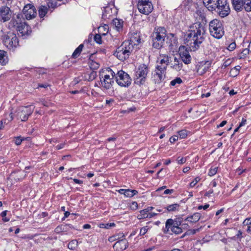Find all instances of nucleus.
I'll return each mask as SVG.
<instances>
[{"label": "nucleus", "mask_w": 251, "mask_h": 251, "mask_svg": "<svg viewBox=\"0 0 251 251\" xmlns=\"http://www.w3.org/2000/svg\"><path fill=\"white\" fill-rule=\"evenodd\" d=\"M64 145H65L64 143H62V144H60L59 145H57V146H56V149L57 150H60V149H61L64 148Z\"/></svg>", "instance_id": "57"}, {"label": "nucleus", "mask_w": 251, "mask_h": 251, "mask_svg": "<svg viewBox=\"0 0 251 251\" xmlns=\"http://www.w3.org/2000/svg\"><path fill=\"white\" fill-rule=\"evenodd\" d=\"M115 226V224L114 223H107V224H105L106 227H105V228L108 229L111 227H113Z\"/></svg>", "instance_id": "52"}, {"label": "nucleus", "mask_w": 251, "mask_h": 251, "mask_svg": "<svg viewBox=\"0 0 251 251\" xmlns=\"http://www.w3.org/2000/svg\"><path fill=\"white\" fill-rule=\"evenodd\" d=\"M166 71L162 70L155 68L154 71L152 73L151 80L155 84H160L164 80Z\"/></svg>", "instance_id": "15"}, {"label": "nucleus", "mask_w": 251, "mask_h": 251, "mask_svg": "<svg viewBox=\"0 0 251 251\" xmlns=\"http://www.w3.org/2000/svg\"><path fill=\"white\" fill-rule=\"evenodd\" d=\"M190 169V168L189 167H186L183 169V172L184 173H186L188 172Z\"/></svg>", "instance_id": "63"}, {"label": "nucleus", "mask_w": 251, "mask_h": 251, "mask_svg": "<svg viewBox=\"0 0 251 251\" xmlns=\"http://www.w3.org/2000/svg\"><path fill=\"white\" fill-rule=\"evenodd\" d=\"M3 3L5 4L7 6L10 5L14 0H0Z\"/></svg>", "instance_id": "47"}, {"label": "nucleus", "mask_w": 251, "mask_h": 251, "mask_svg": "<svg viewBox=\"0 0 251 251\" xmlns=\"http://www.w3.org/2000/svg\"><path fill=\"white\" fill-rule=\"evenodd\" d=\"M84 229H89L91 227V226L89 224H85L83 226Z\"/></svg>", "instance_id": "64"}, {"label": "nucleus", "mask_w": 251, "mask_h": 251, "mask_svg": "<svg viewBox=\"0 0 251 251\" xmlns=\"http://www.w3.org/2000/svg\"><path fill=\"white\" fill-rule=\"evenodd\" d=\"M90 66L92 69L96 70L99 68L100 65L96 62L91 61L90 63Z\"/></svg>", "instance_id": "40"}, {"label": "nucleus", "mask_w": 251, "mask_h": 251, "mask_svg": "<svg viewBox=\"0 0 251 251\" xmlns=\"http://www.w3.org/2000/svg\"><path fill=\"white\" fill-rule=\"evenodd\" d=\"M140 213V214L138 215V218L139 219L148 218L149 212L146 210V209L141 210Z\"/></svg>", "instance_id": "35"}, {"label": "nucleus", "mask_w": 251, "mask_h": 251, "mask_svg": "<svg viewBox=\"0 0 251 251\" xmlns=\"http://www.w3.org/2000/svg\"><path fill=\"white\" fill-rule=\"evenodd\" d=\"M200 213H195L193 215L188 217L185 220L190 222L191 223H196L200 220Z\"/></svg>", "instance_id": "26"}, {"label": "nucleus", "mask_w": 251, "mask_h": 251, "mask_svg": "<svg viewBox=\"0 0 251 251\" xmlns=\"http://www.w3.org/2000/svg\"><path fill=\"white\" fill-rule=\"evenodd\" d=\"M48 8L46 6L41 5L39 7V15L41 18H43L47 13Z\"/></svg>", "instance_id": "28"}, {"label": "nucleus", "mask_w": 251, "mask_h": 251, "mask_svg": "<svg viewBox=\"0 0 251 251\" xmlns=\"http://www.w3.org/2000/svg\"><path fill=\"white\" fill-rule=\"evenodd\" d=\"M180 205L177 203L172 204L167 206L165 208L168 212H174L178 211L179 209Z\"/></svg>", "instance_id": "27"}, {"label": "nucleus", "mask_w": 251, "mask_h": 251, "mask_svg": "<svg viewBox=\"0 0 251 251\" xmlns=\"http://www.w3.org/2000/svg\"><path fill=\"white\" fill-rule=\"evenodd\" d=\"M209 31L210 35L217 39L221 38L225 33L222 22L217 19H213L209 22Z\"/></svg>", "instance_id": "5"}, {"label": "nucleus", "mask_w": 251, "mask_h": 251, "mask_svg": "<svg viewBox=\"0 0 251 251\" xmlns=\"http://www.w3.org/2000/svg\"><path fill=\"white\" fill-rule=\"evenodd\" d=\"M170 57L167 54H160L157 58L155 68L166 72L169 63Z\"/></svg>", "instance_id": "13"}, {"label": "nucleus", "mask_w": 251, "mask_h": 251, "mask_svg": "<svg viewBox=\"0 0 251 251\" xmlns=\"http://www.w3.org/2000/svg\"><path fill=\"white\" fill-rule=\"evenodd\" d=\"M250 53V50L248 49H244L241 53L239 57L241 58H245Z\"/></svg>", "instance_id": "38"}, {"label": "nucleus", "mask_w": 251, "mask_h": 251, "mask_svg": "<svg viewBox=\"0 0 251 251\" xmlns=\"http://www.w3.org/2000/svg\"><path fill=\"white\" fill-rule=\"evenodd\" d=\"M124 236H125V235L123 234V233H119L117 235H115L112 237H111L109 240L111 241H113L114 240H118L119 241L120 240L124 239L123 238Z\"/></svg>", "instance_id": "33"}, {"label": "nucleus", "mask_w": 251, "mask_h": 251, "mask_svg": "<svg viewBox=\"0 0 251 251\" xmlns=\"http://www.w3.org/2000/svg\"><path fill=\"white\" fill-rule=\"evenodd\" d=\"M24 140V139H21L20 137H17L15 138L14 142L16 145H20Z\"/></svg>", "instance_id": "46"}, {"label": "nucleus", "mask_w": 251, "mask_h": 251, "mask_svg": "<svg viewBox=\"0 0 251 251\" xmlns=\"http://www.w3.org/2000/svg\"><path fill=\"white\" fill-rule=\"evenodd\" d=\"M243 226H251V217L247 218L244 220L243 222Z\"/></svg>", "instance_id": "43"}, {"label": "nucleus", "mask_w": 251, "mask_h": 251, "mask_svg": "<svg viewBox=\"0 0 251 251\" xmlns=\"http://www.w3.org/2000/svg\"><path fill=\"white\" fill-rule=\"evenodd\" d=\"M8 62V57L6 52L0 50V65H5Z\"/></svg>", "instance_id": "24"}, {"label": "nucleus", "mask_w": 251, "mask_h": 251, "mask_svg": "<svg viewBox=\"0 0 251 251\" xmlns=\"http://www.w3.org/2000/svg\"><path fill=\"white\" fill-rule=\"evenodd\" d=\"M246 123V119L243 118L241 123L239 125V127H241L245 125Z\"/></svg>", "instance_id": "58"}, {"label": "nucleus", "mask_w": 251, "mask_h": 251, "mask_svg": "<svg viewBox=\"0 0 251 251\" xmlns=\"http://www.w3.org/2000/svg\"><path fill=\"white\" fill-rule=\"evenodd\" d=\"M210 63L206 62L204 64H201L197 67V73L200 75H202L204 74L209 69Z\"/></svg>", "instance_id": "23"}, {"label": "nucleus", "mask_w": 251, "mask_h": 251, "mask_svg": "<svg viewBox=\"0 0 251 251\" xmlns=\"http://www.w3.org/2000/svg\"><path fill=\"white\" fill-rule=\"evenodd\" d=\"M178 52L179 57L181 58V60L182 61H183L185 64L190 63L191 61V56L185 46H180L178 49Z\"/></svg>", "instance_id": "17"}, {"label": "nucleus", "mask_w": 251, "mask_h": 251, "mask_svg": "<svg viewBox=\"0 0 251 251\" xmlns=\"http://www.w3.org/2000/svg\"><path fill=\"white\" fill-rule=\"evenodd\" d=\"M217 167L211 168L209 171L208 175L210 176L215 175L217 172Z\"/></svg>", "instance_id": "41"}, {"label": "nucleus", "mask_w": 251, "mask_h": 251, "mask_svg": "<svg viewBox=\"0 0 251 251\" xmlns=\"http://www.w3.org/2000/svg\"><path fill=\"white\" fill-rule=\"evenodd\" d=\"M178 138L177 135H174L170 138V142L172 143H174L178 140Z\"/></svg>", "instance_id": "48"}, {"label": "nucleus", "mask_w": 251, "mask_h": 251, "mask_svg": "<svg viewBox=\"0 0 251 251\" xmlns=\"http://www.w3.org/2000/svg\"><path fill=\"white\" fill-rule=\"evenodd\" d=\"M49 85L46 83L45 84H39L37 88H47Z\"/></svg>", "instance_id": "53"}, {"label": "nucleus", "mask_w": 251, "mask_h": 251, "mask_svg": "<svg viewBox=\"0 0 251 251\" xmlns=\"http://www.w3.org/2000/svg\"><path fill=\"white\" fill-rule=\"evenodd\" d=\"M77 243L76 240H73L69 243L68 247L70 250H74L77 247Z\"/></svg>", "instance_id": "34"}, {"label": "nucleus", "mask_w": 251, "mask_h": 251, "mask_svg": "<svg viewBox=\"0 0 251 251\" xmlns=\"http://www.w3.org/2000/svg\"><path fill=\"white\" fill-rule=\"evenodd\" d=\"M22 15L21 14H18L16 17L13 16L12 20L9 23V26L12 27H18L20 23H23L21 21Z\"/></svg>", "instance_id": "22"}, {"label": "nucleus", "mask_w": 251, "mask_h": 251, "mask_svg": "<svg viewBox=\"0 0 251 251\" xmlns=\"http://www.w3.org/2000/svg\"><path fill=\"white\" fill-rule=\"evenodd\" d=\"M134 39L131 38L130 40L125 41L122 45L117 48L114 54L121 61H124L128 58L129 55L134 50Z\"/></svg>", "instance_id": "2"}, {"label": "nucleus", "mask_w": 251, "mask_h": 251, "mask_svg": "<svg viewBox=\"0 0 251 251\" xmlns=\"http://www.w3.org/2000/svg\"><path fill=\"white\" fill-rule=\"evenodd\" d=\"M3 42L5 46L10 50H13L19 45L16 35L13 32H8L3 36Z\"/></svg>", "instance_id": "8"}, {"label": "nucleus", "mask_w": 251, "mask_h": 251, "mask_svg": "<svg viewBox=\"0 0 251 251\" xmlns=\"http://www.w3.org/2000/svg\"><path fill=\"white\" fill-rule=\"evenodd\" d=\"M137 6L139 12L145 15H148L153 9L152 4L149 0H139Z\"/></svg>", "instance_id": "12"}, {"label": "nucleus", "mask_w": 251, "mask_h": 251, "mask_svg": "<svg viewBox=\"0 0 251 251\" xmlns=\"http://www.w3.org/2000/svg\"><path fill=\"white\" fill-rule=\"evenodd\" d=\"M171 37V39H172V42H174V43H175L176 42V38L174 37V34H172V33H170L168 36V38H169V37Z\"/></svg>", "instance_id": "54"}, {"label": "nucleus", "mask_w": 251, "mask_h": 251, "mask_svg": "<svg viewBox=\"0 0 251 251\" xmlns=\"http://www.w3.org/2000/svg\"><path fill=\"white\" fill-rule=\"evenodd\" d=\"M148 73V68L145 64L140 65L136 72L135 83L138 85L144 83Z\"/></svg>", "instance_id": "7"}, {"label": "nucleus", "mask_w": 251, "mask_h": 251, "mask_svg": "<svg viewBox=\"0 0 251 251\" xmlns=\"http://www.w3.org/2000/svg\"><path fill=\"white\" fill-rule=\"evenodd\" d=\"M174 192V190L173 189H166L164 192V194H171Z\"/></svg>", "instance_id": "56"}, {"label": "nucleus", "mask_w": 251, "mask_h": 251, "mask_svg": "<svg viewBox=\"0 0 251 251\" xmlns=\"http://www.w3.org/2000/svg\"><path fill=\"white\" fill-rule=\"evenodd\" d=\"M205 27L200 22L193 24L190 27L189 33L185 39V43L191 50L195 51L199 48L200 45L204 40Z\"/></svg>", "instance_id": "1"}, {"label": "nucleus", "mask_w": 251, "mask_h": 251, "mask_svg": "<svg viewBox=\"0 0 251 251\" xmlns=\"http://www.w3.org/2000/svg\"><path fill=\"white\" fill-rule=\"evenodd\" d=\"M157 213H155V212H149V214H148V218H151L154 216H155V215H157Z\"/></svg>", "instance_id": "55"}, {"label": "nucleus", "mask_w": 251, "mask_h": 251, "mask_svg": "<svg viewBox=\"0 0 251 251\" xmlns=\"http://www.w3.org/2000/svg\"><path fill=\"white\" fill-rule=\"evenodd\" d=\"M217 0H203V4L206 6L208 8V6H210V5L214 4L216 2Z\"/></svg>", "instance_id": "39"}, {"label": "nucleus", "mask_w": 251, "mask_h": 251, "mask_svg": "<svg viewBox=\"0 0 251 251\" xmlns=\"http://www.w3.org/2000/svg\"><path fill=\"white\" fill-rule=\"evenodd\" d=\"M110 10H111V9H110L109 7L106 8L105 9V13H103L102 15L103 17V18H107L106 12H107V11H110Z\"/></svg>", "instance_id": "59"}, {"label": "nucleus", "mask_w": 251, "mask_h": 251, "mask_svg": "<svg viewBox=\"0 0 251 251\" xmlns=\"http://www.w3.org/2000/svg\"><path fill=\"white\" fill-rule=\"evenodd\" d=\"M70 212L65 211L64 213V217L62 219V220H64L65 218L68 217L70 215Z\"/></svg>", "instance_id": "62"}, {"label": "nucleus", "mask_w": 251, "mask_h": 251, "mask_svg": "<svg viewBox=\"0 0 251 251\" xmlns=\"http://www.w3.org/2000/svg\"><path fill=\"white\" fill-rule=\"evenodd\" d=\"M112 25L117 31H120L123 28V21L120 19H115L112 21Z\"/></svg>", "instance_id": "25"}, {"label": "nucleus", "mask_w": 251, "mask_h": 251, "mask_svg": "<svg viewBox=\"0 0 251 251\" xmlns=\"http://www.w3.org/2000/svg\"><path fill=\"white\" fill-rule=\"evenodd\" d=\"M137 193V191L135 190L125 189L124 195L126 197H132Z\"/></svg>", "instance_id": "30"}, {"label": "nucleus", "mask_w": 251, "mask_h": 251, "mask_svg": "<svg viewBox=\"0 0 251 251\" xmlns=\"http://www.w3.org/2000/svg\"><path fill=\"white\" fill-rule=\"evenodd\" d=\"M94 40L99 44H100L102 43L101 37L100 34H96L94 37Z\"/></svg>", "instance_id": "45"}, {"label": "nucleus", "mask_w": 251, "mask_h": 251, "mask_svg": "<svg viewBox=\"0 0 251 251\" xmlns=\"http://www.w3.org/2000/svg\"><path fill=\"white\" fill-rule=\"evenodd\" d=\"M166 36V30L163 27H157L154 28L152 34V46L157 49L163 47Z\"/></svg>", "instance_id": "3"}, {"label": "nucleus", "mask_w": 251, "mask_h": 251, "mask_svg": "<svg viewBox=\"0 0 251 251\" xmlns=\"http://www.w3.org/2000/svg\"><path fill=\"white\" fill-rule=\"evenodd\" d=\"M236 48V44L235 43H231L228 47V50H233Z\"/></svg>", "instance_id": "50"}, {"label": "nucleus", "mask_w": 251, "mask_h": 251, "mask_svg": "<svg viewBox=\"0 0 251 251\" xmlns=\"http://www.w3.org/2000/svg\"><path fill=\"white\" fill-rule=\"evenodd\" d=\"M23 12L27 20L34 18L37 14L35 7L30 4H26L24 6Z\"/></svg>", "instance_id": "16"}, {"label": "nucleus", "mask_w": 251, "mask_h": 251, "mask_svg": "<svg viewBox=\"0 0 251 251\" xmlns=\"http://www.w3.org/2000/svg\"><path fill=\"white\" fill-rule=\"evenodd\" d=\"M182 82V81L180 77H176L171 81L170 84L172 86H175L176 84H179L181 83Z\"/></svg>", "instance_id": "37"}, {"label": "nucleus", "mask_w": 251, "mask_h": 251, "mask_svg": "<svg viewBox=\"0 0 251 251\" xmlns=\"http://www.w3.org/2000/svg\"><path fill=\"white\" fill-rule=\"evenodd\" d=\"M12 11L7 5L0 7V22L5 23L9 21L12 17Z\"/></svg>", "instance_id": "14"}, {"label": "nucleus", "mask_w": 251, "mask_h": 251, "mask_svg": "<svg viewBox=\"0 0 251 251\" xmlns=\"http://www.w3.org/2000/svg\"><path fill=\"white\" fill-rule=\"evenodd\" d=\"M115 75L116 74L110 68L100 72V78L101 87L105 89H110L114 83Z\"/></svg>", "instance_id": "4"}, {"label": "nucleus", "mask_w": 251, "mask_h": 251, "mask_svg": "<svg viewBox=\"0 0 251 251\" xmlns=\"http://www.w3.org/2000/svg\"><path fill=\"white\" fill-rule=\"evenodd\" d=\"M149 228L148 227V226H145L141 228L140 231V235H145L146 232L148 231Z\"/></svg>", "instance_id": "44"}, {"label": "nucleus", "mask_w": 251, "mask_h": 251, "mask_svg": "<svg viewBox=\"0 0 251 251\" xmlns=\"http://www.w3.org/2000/svg\"><path fill=\"white\" fill-rule=\"evenodd\" d=\"M178 133L180 138L184 139L187 136L188 131L186 130L183 129V130L179 131L178 132Z\"/></svg>", "instance_id": "36"}, {"label": "nucleus", "mask_w": 251, "mask_h": 251, "mask_svg": "<svg viewBox=\"0 0 251 251\" xmlns=\"http://www.w3.org/2000/svg\"><path fill=\"white\" fill-rule=\"evenodd\" d=\"M201 180V178L200 177H196L195 179L192 181L190 184V186L191 187H194L196 184L199 182Z\"/></svg>", "instance_id": "42"}, {"label": "nucleus", "mask_w": 251, "mask_h": 251, "mask_svg": "<svg viewBox=\"0 0 251 251\" xmlns=\"http://www.w3.org/2000/svg\"><path fill=\"white\" fill-rule=\"evenodd\" d=\"M232 6L237 11L244 9V0H231Z\"/></svg>", "instance_id": "21"}, {"label": "nucleus", "mask_w": 251, "mask_h": 251, "mask_svg": "<svg viewBox=\"0 0 251 251\" xmlns=\"http://www.w3.org/2000/svg\"><path fill=\"white\" fill-rule=\"evenodd\" d=\"M34 108L32 105L20 107L17 110V116L22 121H26L33 113Z\"/></svg>", "instance_id": "11"}, {"label": "nucleus", "mask_w": 251, "mask_h": 251, "mask_svg": "<svg viewBox=\"0 0 251 251\" xmlns=\"http://www.w3.org/2000/svg\"><path fill=\"white\" fill-rule=\"evenodd\" d=\"M68 227H71V226L70 225H61L56 227V228L55 229V232L57 233H59L61 232L66 231Z\"/></svg>", "instance_id": "29"}, {"label": "nucleus", "mask_w": 251, "mask_h": 251, "mask_svg": "<svg viewBox=\"0 0 251 251\" xmlns=\"http://www.w3.org/2000/svg\"><path fill=\"white\" fill-rule=\"evenodd\" d=\"M183 64L181 59L175 56L174 60L171 63V67L176 71H179L181 70Z\"/></svg>", "instance_id": "20"}, {"label": "nucleus", "mask_w": 251, "mask_h": 251, "mask_svg": "<svg viewBox=\"0 0 251 251\" xmlns=\"http://www.w3.org/2000/svg\"><path fill=\"white\" fill-rule=\"evenodd\" d=\"M182 232L181 228L178 226L173 219H169L167 220L165 228L164 229L165 233L179 234Z\"/></svg>", "instance_id": "10"}, {"label": "nucleus", "mask_w": 251, "mask_h": 251, "mask_svg": "<svg viewBox=\"0 0 251 251\" xmlns=\"http://www.w3.org/2000/svg\"><path fill=\"white\" fill-rule=\"evenodd\" d=\"M244 10L248 12L251 11V0H244Z\"/></svg>", "instance_id": "32"}, {"label": "nucleus", "mask_w": 251, "mask_h": 251, "mask_svg": "<svg viewBox=\"0 0 251 251\" xmlns=\"http://www.w3.org/2000/svg\"><path fill=\"white\" fill-rule=\"evenodd\" d=\"M186 158H183V157H181V158L178 157L177 159V161L178 163H179V164H183L186 162Z\"/></svg>", "instance_id": "51"}, {"label": "nucleus", "mask_w": 251, "mask_h": 251, "mask_svg": "<svg viewBox=\"0 0 251 251\" xmlns=\"http://www.w3.org/2000/svg\"><path fill=\"white\" fill-rule=\"evenodd\" d=\"M19 35L21 36H24L30 33L31 30L30 27L25 24V23H20L19 25L16 28Z\"/></svg>", "instance_id": "18"}, {"label": "nucleus", "mask_w": 251, "mask_h": 251, "mask_svg": "<svg viewBox=\"0 0 251 251\" xmlns=\"http://www.w3.org/2000/svg\"><path fill=\"white\" fill-rule=\"evenodd\" d=\"M115 75V78L118 85L122 87H128L131 83L129 75L123 70L118 71Z\"/></svg>", "instance_id": "9"}, {"label": "nucleus", "mask_w": 251, "mask_h": 251, "mask_svg": "<svg viewBox=\"0 0 251 251\" xmlns=\"http://www.w3.org/2000/svg\"><path fill=\"white\" fill-rule=\"evenodd\" d=\"M208 9L211 11L217 9V12L222 17L227 16L229 11L227 0H217L215 3L208 6Z\"/></svg>", "instance_id": "6"}, {"label": "nucleus", "mask_w": 251, "mask_h": 251, "mask_svg": "<svg viewBox=\"0 0 251 251\" xmlns=\"http://www.w3.org/2000/svg\"><path fill=\"white\" fill-rule=\"evenodd\" d=\"M96 75H96V73L95 72L93 71V72H91V74H90L89 79L90 80H93V79H94L96 78Z\"/></svg>", "instance_id": "49"}, {"label": "nucleus", "mask_w": 251, "mask_h": 251, "mask_svg": "<svg viewBox=\"0 0 251 251\" xmlns=\"http://www.w3.org/2000/svg\"><path fill=\"white\" fill-rule=\"evenodd\" d=\"M83 47V45L82 44L80 45L73 52L72 57L74 58H76L80 54Z\"/></svg>", "instance_id": "31"}, {"label": "nucleus", "mask_w": 251, "mask_h": 251, "mask_svg": "<svg viewBox=\"0 0 251 251\" xmlns=\"http://www.w3.org/2000/svg\"><path fill=\"white\" fill-rule=\"evenodd\" d=\"M73 181L75 183H77V184H81V183H82V180H79V179H76V178H74L73 179Z\"/></svg>", "instance_id": "61"}, {"label": "nucleus", "mask_w": 251, "mask_h": 251, "mask_svg": "<svg viewBox=\"0 0 251 251\" xmlns=\"http://www.w3.org/2000/svg\"><path fill=\"white\" fill-rule=\"evenodd\" d=\"M127 246V241L125 238H124L116 242L113 245V248L120 251L125 250Z\"/></svg>", "instance_id": "19"}, {"label": "nucleus", "mask_w": 251, "mask_h": 251, "mask_svg": "<svg viewBox=\"0 0 251 251\" xmlns=\"http://www.w3.org/2000/svg\"><path fill=\"white\" fill-rule=\"evenodd\" d=\"M226 121H223L221 122V123L217 126L218 127H223L226 124Z\"/></svg>", "instance_id": "60"}]
</instances>
